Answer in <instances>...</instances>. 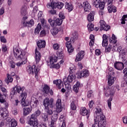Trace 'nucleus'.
I'll use <instances>...</instances> for the list:
<instances>
[{"label": "nucleus", "mask_w": 127, "mask_h": 127, "mask_svg": "<svg viewBox=\"0 0 127 127\" xmlns=\"http://www.w3.org/2000/svg\"><path fill=\"white\" fill-rule=\"evenodd\" d=\"M76 70V66L74 65H72L71 67L69 68V75L68 76L66 81L64 83L65 90H64V92H67L69 93L70 91H71V85H70V83H72L73 82V80L76 78V76H75V70Z\"/></svg>", "instance_id": "4"}, {"label": "nucleus", "mask_w": 127, "mask_h": 127, "mask_svg": "<svg viewBox=\"0 0 127 127\" xmlns=\"http://www.w3.org/2000/svg\"><path fill=\"white\" fill-rule=\"evenodd\" d=\"M25 88L24 87H21L20 86L16 85L14 87L11 89L10 92V95L14 96L16 94H21L20 98L21 99V105L23 107H26V104H25V99L27 97V93L24 91Z\"/></svg>", "instance_id": "2"}, {"label": "nucleus", "mask_w": 127, "mask_h": 127, "mask_svg": "<svg viewBox=\"0 0 127 127\" xmlns=\"http://www.w3.org/2000/svg\"><path fill=\"white\" fill-rule=\"evenodd\" d=\"M65 8L66 9H67L68 12H70L74 9V6L73 5V4H72V3L66 2Z\"/></svg>", "instance_id": "31"}, {"label": "nucleus", "mask_w": 127, "mask_h": 127, "mask_svg": "<svg viewBox=\"0 0 127 127\" xmlns=\"http://www.w3.org/2000/svg\"><path fill=\"white\" fill-rule=\"evenodd\" d=\"M17 126V122L14 119H12L10 122V125L9 127H15Z\"/></svg>", "instance_id": "41"}, {"label": "nucleus", "mask_w": 127, "mask_h": 127, "mask_svg": "<svg viewBox=\"0 0 127 127\" xmlns=\"http://www.w3.org/2000/svg\"><path fill=\"white\" fill-rule=\"evenodd\" d=\"M58 119V114L57 113L53 114L52 117V122H55Z\"/></svg>", "instance_id": "46"}, {"label": "nucleus", "mask_w": 127, "mask_h": 127, "mask_svg": "<svg viewBox=\"0 0 127 127\" xmlns=\"http://www.w3.org/2000/svg\"><path fill=\"white\" fill-rule=\"evenodd\" d=\"M117 41H118L117 40V37H116V36L114 34H113L112 35V40H111V43L116 44V43H117Z\"/></svg>", "instance_id": "49"}, {"label": "nucleus", "mask_w": 127, "mask_h": 127, "mask_svg": "<svg viewBox=\"0 0 127 127\" xmlns=\"http://www.w3.org/2000/svg\"><path fill=\"white\" fill-rule=\"evenodd\" d=\"M102 46L105 47L108 45V36L106 34L103 35Z\"/></svg>", "instance_id": "35"}, {"label": "nucleus", "mask_w": 127, "mask_h": 127, "mask_svg": "<svg viewBox=\"0 0 127 127\" xmlns=\"http://www.w3.org/2000/svg\"><path fill=\"white\" fill-rule=\"evenodd\" d=\"M53 83L56 85V86L58 89H60L62 88L61 91L63 93H64V87L63 86V83H62L61 79L54 80Z\"/></svg>", "instance_id": "21"}, {"label": "nucleus", "mask_w": 127, "mask_h": 127, "mask_svg": "<svg viewBox=\"0 0 127 127\" xmlns=\"http://www.w3.org/2000/svg\"><path fill=\"white\" fill-rule=\"evenodd\" d=\"M59 17L61 19L57 18L55 21L56 26H60L61 24H62V22H63V20L64 19V12H61L59 13Z\"/></svg>", "instance_id": "20"}, {"label": "nucleus", "mask_w": 127, "mask_h": 127, "mask_svg": "<svg viewBox=\"0 0 127 127\" xmlns=\"http://www.w3.org/2000/svg\"><path fill=\"white\" fill-rule=\"evenodd\" d=\"M35 59L36 60V62L37 64V63H38L40 61V59L41 58V55L40 54V53L38 52V50H37V48L35 49Z\"/></svg>", "instance_id": "32"}, {"label": "nucleus", "mask_w": 127, "mask_h": 127, "mask_svg": "<svg viewBox=\"0 0 127 127\" xmlns=\"http://www.w3.org/2000/svg\"><path fill=\"white\" fill-rule=\"evenodd\" d=\"M122 120H123L124 124H125V125H127V116L123 117Z\"/></svg>", "instance_id": "58"}, {"label": "nucleus", "mask_w": 127, "mask_h": 127, "mask_svg": "<svg viewBox=\"0 0 127 127\" xmlns=\"http://www.w3.org/2000/svg\"><path fill=\"white\" fill-rule=\"evenodd\" d=\"M55 122L53 121H51V125H50V127H56V125L55 124Z\"/></svg>", "instance_id": "63"}, {"label": "nucleus", "mask_w": 127, "mask_h": 127, "mask_svg": "<svg viewBox=\"0 0 127 127\" xmlns=\"http://www.w3.org/2000/svg\"><path fill=\"white\" fill-rule=\"evenodd\" d=\"M108 74L109 75V77L108 78V83L109 86H112L113 84L115 83V77L111 76V75H114V74H115V72L113 71V68L111 67L109 69Z\"/></svg>", "instance_id": "13"}, {"label": "nucleus", "mask_w": 127, "mask_h": 127, "mask_svg": "<svg viewBox=\"0 0 127 127\" xmlns=\"http://www.w3.org/2000/svg\"><path fill=\"white\" fill-rule=\"evenodd\" d=\"M50 13H51V14H56V10L53 9V10H51L49 11Z\"/></svg>", "instance_id": "64"}, {"label": "nucleus", "mask_w": 127, "mask_h": 127, "mask_svg": "<svg viewBox=\"0 0 127 127\" xmlns=\"http://www.w3.org/2000/svg\"><path fill=\"white\" fill-rule=\"evenodd\" d=\"M3 103L4 108H0V120H6L7 116H8V111L6 110L8 108V103L5 101V99Z\"/></svg>", "instance_id": "6"}, {"label": "nucleus", "mask_w": 127, "mask_h": 127, "mask_svg": "<svg viewBox=\"0 0 127 127\" xmlns=\"http://www.w3.org/2000/svg\"><path fill=\"white\" fill-rule=\"evenodd\" d=\"M93 91L89 90L87 92V96L88 98H91V97H93Z\"/></svg>", "instance_id": "53"}, {"label": "nucleus", "mask_w": 127, "mask_h": 127, "mask_svg": "<svg viewBox=\"0 0 127 127\" xmlns=\"http://www.w3.org/2000/svg\"><path fill=\"white\" fill-rule=\"evenodd\" d=\"M0 41L1 42H2L3 43H6V39L4 37V36H1L0 37Z\"/></svg>", "instance_id": "54"}, {"label": "nucleus", "mask_w": 127, "mask_h": 127, "mask_svg": "<svg viewBox=\"0 0 127 127\" xmlns=\"http://www.w3.org/2000/svg\"><path fill=\"white\" fill-rule=\"evenodd\" d=\"M79 87H80V82L77 81L73 87V91L75 92V93H78L79 91Z\"/></svg>", "instance_id": "38"}, {"label": "nucleus", "mask_w": 127, "mask_h": 127, "mask_svg": "<svg viewBox=\"0 0 127 127\" xmlns=\"http://www.w3.org/2000/svg\"><path fill=\"white\" fill-rule=\"evenodd\" d=\"M47 6V7H50V6H51L52 8H58V9H61V8L64 6V4L61 2H56L53 1L51 3H48Z\"/></svg>", "instance_id": "11"}, {"label": "nucleus", "mask_w": 127, "mask_h": 127, "mask_svg": "<svg viewBox=\"0 0 127 127\" xmlns=\"http://www.w3.org/2000/svg\"><path fill=\"white\" fill-rule=\"evenodd\" d=\"M104 95L107 98L110 96L109 99L107 100L108 106L109 109H112V101H113V97H114V91L110 89H106L104 88Z\"/></svg>", "instance_id": "7"}, {"label": "nucleus", "mask_w": 127, "mask_h": 127, "mask_svg": "<svg viewBox=\"0 0 127 127\" xmlns=\"http://www.w3.org/2000/svg\"><path fill=\"white\" fill-rule=\"evenodd\" d=\"M77 106H78V100L77 99L73 100L70 104V109H71L72 111H75L77 109Z\"/></svg>", "instance_id": "30"}, {"label": "nucleus", "mask_w": 127, "mask_h": 127, "mask_svg": "<svg viewBox=\"0 0 127 127\" xmlns=\"http://www.w3.org/2000/svg\"><path fill=\"white\" fill-rule=\"evenodd\" d=\"M106 3L102 1V0H95L94 2V5L96 8H100V9H104Z\"/></svg>", "instance_id": "14"}, {"label": "nucleus", "mask_w": 127, "mask_h": 127, "mask_svg": "<svg viewBox=\"0 0 127 127\" xmlns=\"http://www.w3.org/2000/svg\"><path fill=\"white\" fill-rule=\"evenodd\" d=\"M117 50L118 52H119L120 56L121 57H123V58H125L127 57V48L122 50V47L119 46L117 48Z\"/></svg>", "instance_id": "18"}, {"label": "nucleus", "mask_w": 127, "mask_h": 127, "mask_svg": "<svg viewBox=\"0 0 127 127\" xmlns=\"http://www.w3.org/2000/svg\"><path fill=\"white\" fill-rule=\"evenodd\" d=\"M42 118L44 120V122H47V121H48V115H47V114H42Z\"/></svg>", "instance_id": "52"}, {"label": "nucleus", "mask_w": 127, "mask_h": 127, "mask_svg": "<svg viewBox=\"0 0 127 127\" xmlns=\"http://www.w3.org/2000/svg\"><path fill=\"white\" fill-rule=\"evenodd\" d=\"M21 14L23 16H25L27 14V12H26V7H22L21 9Z\"/></svg>", "instance_id": "40"}, {"label": "nucleus", "mask_w": 127, "mask_h": 127, "mask_svg": "<svg viewBox=\"0 0 127 127\" xmlns=\"http://www.w3.org/2000/svg\"><path fill=\"white\" fill-rule=\"evenodd\" d=\"M51 32L54 36L57 35V33H58V29L57 28H54L51 29Z\"/></svg>", "instance_id": "42"}, {"label": "nucleus", "mask_w": 127, "mask_h": 127, "mask_svg": "<svg viewBox=\"0 0 127 127\" xmlns=\"http://www.w3.org/2000/svg\"><path fill=\"white\" fill-rule=\"evenodd\" d=\"M95 113L94 116V124L92 127H106L107 126V123L106 122V118L105 115L102 112V109L99 108H96L95 109Z\"/></svg>", "instance_id": "1"}, {"label": "nucleus", "mask_w": 127, "mask_h": 127, "mask_svg": "<svg viewBox=\"0 0 127 127\" xmlns=\"http://www.w3.org/2000/svg\"><path fill=\"white\" fill-rule=\"evenodd\" d=\"M57 62V57L56 56H52L50 57V64L52 66L55 63Z\"/></svg>", "instance_id": "37"}, {"label": "nucleus", "mask_w": 127, "mask_h": 127, "mask_svg": "<svg viewBox=\"0 0 127 127\" xmlns=\"http://www.w3.org/2000/svg\"><path fill=\"white\" fill-rule=\"evenodd\" d=\"M121 20V23L122 24H125L126 21H127V15H124L123 16H122V18Z\"/></svg>", "instance_id": "44"}, {"label": "nucleus", "mask_w": 127, "mask_h": 127, "mask_svg": "<svg viewBox=\"0 0 127 127\" xmlns=\"http://www.w3.org/2000/svg\"><path fill=\"white\" fill-rule=\"evenodd\" d=\"M4 98H3V95L1 94V93H0V103H3L4 102Z\"/></svg>", "instance_id": "57"}, {"label": "nucleus", "mask_w": 127, "mask_h": 127, "mask_svg": "<svg viewBox=\"0 0 127 127\" xmlns=\"http://www.w3.org/2000/svg\"><path fill=\"white\" fill-rule=\"evenodd\" d=\"M83 7L85 12H88L89 10H91V4H90V3L87 1H85L83 2Z\"/></svg>", "instance_id": "26"}, {"label": "nucleus", "mask_w": 127, "mask_h": 127, "mask_svg": "<svg viewBox=\"0 0 127 127\" xmlns=\"http://www.w3.org/2000/svg\"><path fill=\"white\" fill-rule=\"evenodd\" d=\"M37 45L39 49L44 48L46 46V42L45 40H40L37 42Z\"/></svg>", "instance_id": "27"}, {"label": "nucleus", "mask_w": 127, "mask_h": 127, "mask_svg": "<svg viewBox=\"0 0 127 127\" xmlns=\"http://www.w3.org/2000/svg\"><path fill=\"white\" fill-rule=\"evenodd\" d=\"M95 54L97 56H99L102 54V52H101V50L100 49H96L95 50Z\"/></svg>", "instance_id": "55"}, {"label": "nucleus", "mask_w": 127, "mask_h": 127, "mask_svg": "<svg viewBox=\"0 0 127 127\" xmlns=\"http://www.w3.org/2000/svg\"><path fill=\"white\" fill-rule=\"evenodd\" d=\"M105 48V52H111V50H112V45H107Z\"/></svg>", "instance_id": "48"}, {"label": "nucleus", "mask_w": 127, "mask_h": 127, "mask_svg": "<svg viewBox=\"0 0 127 127\" xmlns=\"http://www.w3.org/2000/svg\"><path fill=\"white\" fill-rule=\"evenodd\" d=\"M61 105V99H58L56 103V111L57 113H61L62 112V106Z\"/></svg>", "instance_id": "29"}, {"label": "nucleus", "mask_w": 127, "mask_h": 127, "mask_svg": "<svg viewBox=\"0 0 127 127\" xmlns=\"http://www.w3.org/2000/svg\"><path fill=\"white\" fill-rule=\"evenodd\" d=\"M71 38H73L74 40L77 39V38H78V33L76 32H73L71 35Z\"/></svg>", "instance_id": "51"}, {"label": "nucleus", "mask_w": 127, "mask_h": 127, "mask_svg": "<svg viewBox=\"0 0 127 127\" xmlns=\"http://www.w3.org/2000/svg\"><path fill=\"white\" fill-rule=\"evenodd\" d=\"M22 24L23 26H28V27H32L34 25V20L33 19H31L30 21L25 22V21H23L22 22Z\"/></svg>", "instance_id": "28"}, {"label": "nucleus", "mask_w": 127, "mask_h": 127, "mask_svg": "<svg viewBox=\"0 0 127 127\" xmlns=\"http://www.w3.org/2000/svg\"><path fill=\"white\" fill-rule=\"evenodd\" d=\"M4 13V8L2 7L0 9V15H2Z\"/></svg>", "instance_id": "62"}, {"label": "nucleus", "mask_w": 127, "mask_h": 127, "mask_svg": "<svg viewBox=\"0 0 127 127\" xmlns=\"http://www.w3.org/2000/svg\"><path fill=\"white\" fill-rule=\"evenodd\" d=\"M78 78H87L89 77L90 72L88 69H83L77 73Z\"/></svg>", "instance_id": "15"}, {"label": "nucleus", "mask_w": 127, "mask_h": 127, "mask_svg": "<svg viewBox=\"0 0 127 127\" xmlns=\"http://www.w3.org/2000/svg\"><path fill=\"white\" fill-rule=\"evenodd\" d=\"M80 114L81 116H86L87 118L89 119L90 116V111L86 108V107H81L80 108Z\"/></svg>", "instance_id": "24"}, {"label": "nucleus", "mask_w": 127, "mask_h": 127, "mask_svg": "<svg viewBox=\"0 0 127 127\" xmlns=\"http://www.w3.org/2000/svg\"><path fill=\"white\" fill-rule=\"evenodd\" d=\"M87 28L89 31H92V30H94V25L92 23L89 22L87 25Z\"/></svg>", "instance_id": "43"}, {"label": "nucleus", "mask_w": 127, "mask_h": 127, "mask_svg": "<svg viewBox=\"0 0 127 127\" xmlns=\"http://www.w3.org/2000/svg\"><path fill=\"white\" fill-rule=\"evenodd\" d=\"M20 123L21 124H24L25 123V121L24 120V117H22L20 118Z\"/></svg>", "instance_id": "61"}, {"label": "nucleus", "mask_w": 127, "mask_h": 127, "mask_svg": "<svg viewBox=\"0 0 127 127\" xmlns=\"http://www.w3.org/2000/svg\"><path fill=\"white\" fill-rule=\"evenodd\" d=\"M9 63L11 68H15V64L14 63V62H13V61H10Z\"/></svg>", "instance_id": "56"}, {"label": "nucleus", "mask_w": 127, "mask_h": 127, "mask_svg": "<svg viewBox=\"0 0 127 127\" xmlns=\"http://www.w3.org/2000/svg\"><path fill=\"white\" fill-rule=\"evenodd\" d=\"M100 23V30H105V31H108L110 30L111 27L110 25H108L104 20H101L99 22Z\"/></svg>", "instance_id": "16"}, {"label": "nucleus", "mask_w": 127, "mask_h": 127, "mask_svg": "<svg viewBox=\"0 0 127 127\" xmlns=\"http://www.w3.org/2000/svg\"><path fill=\"white\" fill-rule=\"evenodd\" d=\"M112 3H113V0H108L107 1V4L108 5V10L109 12H117V7L112 5Z\"/></svg>", "instance_id": "17"}, {"label": "nucleus", "mask_w": 127, "mask_h": 127, "mask_svg": "<svg viewBox=\"0 0 127 127\" xmlns=\"http://www.w3.org/2000/svg\"><path fill=\"white\" fill-rule=\"evenodd\" d=\"M45 111L46 113H47L48 115H52L53 114L52 110L50 109V107H46L45 108Z\"/></svg>", "instance_id": "45"}, {"label": "nucleus", "mask_w": 127, "mask_h": 127, "mask_svg": "<svg viewBox=\"0 0 127 127\" xmlns=\"http://www.w3.org/2000/svg\"><path fill=\"white\" fill-rule=\"evenodd\" d=\"M14 56L17 59L21 60V62H19L16 64V66L19 67L21 65L26 64V59H27V56H26V52L24 51H19L18 48H14L13 50Z\"/></svg>", "instance_id": "3"}, {"label": "nucleus", "mask_w": 127, "mask_h": 127, "mask_svg": "<svg viewBox=\"0 0 127 127\" xmlns=\"http://www.w3.org/2000/svg\"><path fill=\"white\" fill-rule=\"evenodd\" d=\"M54 100L53 98L49 99L48 98H46L43 101V106L45 108H50L52 109L53 108V102Z\"/></svg>", "instance_id": "10"}, {"label": "nucleus", "mask_w": 127, "mask_h": 127, "mask_svg": "<svg viewBox=\"0 0 127 127\" xmlns=\"http://www.w3.org/2000/svg\"><path fill=\"white\" fill-rule=\"evenodd\" d=\"M39 102L37 98L32 97L31 99L30 105L33 108H36L38 106Z\"/></svg>", "instance_id": "25"}, {"label": "nucleus", "mask_w": 127, "mask_h": 127, "mask_svg": "<svg viewBox=\"0 0 127 127\" xmlns=\"http://www.w3.org/2000/svg\"><path fill=\"white\" fill-rule=\"evenodd\" d=\"M60 47V46L59 45L58 43H55L53 45V48L54 50H58V51L56 52L57 57L60 58V59H62V58H64V57H63V50L62 49H59Z\"/></svg>", "instance_id": "9"}, {"label": "nucleus", "mask_w": 127, "mask_h": 127, "mask_svg": "<svg viewBox=\"0 0 127 127\" xmlns=\"http://www.w3.org/2000/svg\"><path fill=\"white\" fill-rule=\"evenodd\" d=\"M23 115L27 116V115H29V114L31 113V111H32V108L26 107L23 108Z\"/></svg>", "instance_id": "34"}, {"label": "nucleus", "mask_w": 127, "mask_h": 127, "mask_svg": "<svg viewBox=\"0 0 127 127\" xmlns=\"http://www.w3.org/2000/svg\"><path fill=\"white\" fill-rule=\"evenodd\" d=\"M84 56H85V51H79L75 57V62H79V61H82Z\"/></svg>", "instance_id": "19"}, {"label": "nucleus", "mask_w": 127, "mask_h": 127, "mask_svg": "<svg viewBox=\"0 0 127 127\" xmlns=\"http://www.w3.org/2000/svg\"><path fill=\"white\" fill-rule=\"evenodd\" d=\"M114 67L115 69H117L119 71H122L125 68L124 64L120 62H116L114 64Z\"/></svg>", "instance_id": "23"}, {"label": "nucleus", "mask_w": 127, "mask_h": 127, "mask_svg": "<svg viewBox=\"0 0 127 127\" xmlns=\"http://www.w3.org/2000/svg\"><path fill=\"white\" fill-rule=\"evenodd\" d=\"M88 106L89 108H93V107H94V101L93 100L90 101L88 104Z\"/></svg>", "instance_id": "59"}, {"label": "nucleus", "mask_w": 127, "mask_h": 127, "mask_svg": "<svg viewBox=\"0 0 127 127\" xmlns=\"http://www.w3.org/2000/svg\"><path fill=\"white\" fill-rule=\"evenodd\" d=\"M40 71V66H38L37 67H35V65H29L27 67V72L28 74H35V77L37 76L38 73Z\"/></svg>", "instance_id": "8"}, {"label": "nucleus", "mask_w": 127, "mask_h": 127, "mask_svg": "<svg viewBox=\"0 0 127 127\" xmlns=\"http://www.w3.org/2000/svg\"><path fill=\"white\" fill-rule=\"evenodd\" d=\"M41 29V24H38L35 29V34H38Z\"/></svg>", "instance_id": "39"}, {"label": "nucleus", "mask_w": 127, "mask_h": 127, "mask_svg": "<svg viewBox=\"0 0 127 127\" xmlns=\"http://www.w3.org/2000/svg\"><path fill=\"white\" fill-rule=\"evenodd\" d=\"M7 51V48L6 47V46L5 45L2 46V51H3V52H6Z\"/></svg>", "instance_id": "60"}, {"label": "nucleus", "mask_w": 127, "mask_h": 127, "mask_svg": "<svg viewBox=\"0 0 127 127\" xmlns=\"http://www.w3.org/2000/svg\"><path fill=\"white\" fill-rule=\"evenodd\" d=\"M7 78L5 79V82L7 85L9 84V83H12V81H13V78L11 77V75L10 74L7 73L6 74Z\"/></svg>", "instance_id": "36"}, {"label": "nucleus", "mask_w": 127, "mask_h": 127, "mask_svg": "<svg viewBox=\"0 0 127 127\" xmlns=\"http://www.w3.org/2000/svg\"><path fill=\"white\" fill-rule=\"evenodd\" d=\"M94 16H95V11H91L87 16V20L89 21V22L94 21Z\"/></svg>", "instance_id": "33"}, {"label": "nucleus", "mask_w": 127, "mask_h": 127, "mask_svg": "<svg viewBox=\"0 0 127 127\" xmlns=\"http://www.w3.org/2000/svg\"><path fill=\"white\" fill-rule=\"evenodd\" d=\"M41 115V112L39 110H37L35 113L31 115L30 120L28 121V124L31 127H36L38 126V117Z\"/></svg>", "instance_id": "5"}, {"label": "nucleus", "mask_w": 127, "mask_h": 127, "mask_svg": "<svg viewBox=\"0 0 127 127\" xmlns=\"http://www.w3.org/2000/svg\"><path fill=\"white\" fill-rule=\"evenodd\" d=\"M46 33H49V31L48 30H46L45 29H44V30L41 31L40 35L42 37L45 36V35H46Z\"/></svg>", "instance_id": "47"}, {"label": "nucleus", "mask_w": 127, "mask_h": 127, "mask_svg": "<svg viewBox=\"0 0 127 127\" xmlns=\"http://www.w3.org/2000/svg\"><path fill=\"white\" fill-rule=\"evenodd\" d=\"M43 92L44 94H50L51 96H53V91L51 89L50 87L47 85H44L43 87Z\"/></svg>", "instance_id": "22"}, {"label": "nucleus", "mask_w": 127, "mask_h": 127, "mask_svg": "<svg viewBox=\"0 0 127 127\" xmlns=\"http://www.w3.org/2000/svg\"><path fill=\"white\" fill-rule=\"evenodd\" d=\"M65 40L67 41V42L65 43V46L67 49V51L69 53H72V52L74 51V48L72 46L71 42L72 39H70V38L67 37L65 38Z\"/></svg>", "instance_id": "12"}, {"label": "nucleus", "mask_w": 127, "mask_h": 127, "mask_svg": "<svg viewBox=\"0 0 127 127\" xmlns=\"http://www.w3.org/2000/svg\"><path fill=\"white\" fill-rule=\"evenodd\" d=\"M48 22L52 27L56 26L55 20H52V19H49Z\"/></svg>", "instance_id": "50"}]
</instances>
